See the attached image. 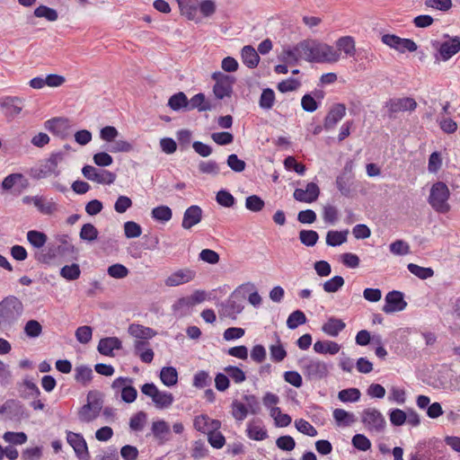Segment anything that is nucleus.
Here are the masks:
<instances>
[{"mask_svg": "<svg viewBox=\"0 0 460 460\" xmlns=\"http://www.w3.org/2000/svg\"><path fill=\"white\" fill-rule=\"evenodd\" d=\"M286 64L296 65L300 59L310 63L333 64L340 60V53L334 47L315 40H304L282 52Z\"/></svg>", "mask_w": 460, "mask_h": 460, "instance_id": "nucleus-1", "label": "nucleus"}, {"mask_svg": "<svg viewBox=\"0 0 460 460\" xmlns=\"http://www.w3.org/2000/svg\"><path fill=\"white\" fill-rule=\"evenodd\" d=\"M230 407L233 418L238 422L243 421L248 414L257 415L261 411L259 398L252 394H243L242 400H233Z\"/></svg>", "mask_w": 460, "mask_h": 460, "instance_id": "nucleus-2", "label": "nucleus"}, {"mask_svg": "<svg viewBox=\"0 0 460 460\" xmlns=\"http://www.w3.org/2000/svg\"><path fill=\"white\" fill-rule=\"evenodd\" d=\"M23 313L22 301L14 296H8L0 301V328L12 326Z\"/></svg>", "mask_w": 460, "mask_h": 460, "instance_id": "nucleus-3", "label": "nucleus"}, {"mask_svg": "<svg viewBox=\"0 0 460 460\" xmlns=\"http://www.w3.org/2000/svg\"><path fill=\"white\" fill-rule=\"evenodd\" d=\"M449 190L446 183L438 181L433 184L429 196V203L439 213H447L450 207L447 203Z\"/></svg>", "mask_w": 460, "mask_h": 460, "instance_id": "nucleus-4", "label": "nucleus"}, {"mask_svg": "<svg viewBox=\"0 0 460 460\" xmlns=\"http://www.w3.org/2000/svg\"><path fill=\"white\" fill-rule=\"evenodd\" d=\"M63 160V154L54 153L48 159L44 160L39 168L31 170V176L35 179H44L51 175L58 176V164Z\"/></svg>", "mask_w": 460, "mask_h": 460, "instance_id": "nucleus-5", "label": "nucleus"}, {"mask_svg": "<svg viewBox=\"0 0 460 460\" xmlns=\"http://www.w3.org/2000/svg\"><path fill=\"white\" fill-rule=\"evenodd\" d=\"M141 392L145 395L152 398L157 409L169 408L174 401L173 395L171 393L158 390L156 385L153 383L143 385L141 386Z\"/></svg>", "mask_w": 460, "mask_h": 460, "instance_id": "nucleus-6", "label": "nucleus"}, {"mask_svg": "<svg viewBox=\"0 0 460 460\" xmlns=\"http://www.w3.org/2000/svg\"><path fill=\"white\" fill-rule=\"evenodd\" d=\"M361 421L370 433H381L385 430V419L376 408H367L361 413Z\"/></svg>", "mask_w": 460, "mask_h": 460, "instance_id": "nucleus-7", "label": "nucleus"}, {"mask_svg": "<svg viewBox=\"0 0 460 460\" xmlns=\"http://www.w3.org/2000/svg\"><path fill=\"white\" fill-rule=\"evenodd\" d=\"M299 365L308 378L320 380L328 375L329 367L323 361L315 358H302Z\"/></svg>", "mask_w": 460, "mask_h": 460, "instance_id": "nucleus-8", "label": "nucleus"}, {"mask_svg": "<svg viewBox=\"0 0 460 460\" xmlns=\"http://www.w3.org/2000/svg\"><path fill=\"white\" fill-rule=\"evenodd\" d=\"M0 414H6L8 420L21 421L30 418V413L18 400L9 399L0 405Z\"/></svg>", "mask_w": 460, "mask_h": 460, "instance_id": "nucleus-9", "label": "nucleus"}, {"mask_svg": "<svg viewBox=\"0 0 460 460\" xmlns=\"http://www.w3.org/2000/svg\"><path fill=\"white\" fill-rule=\"evenodd\" d=\"M82 173L87 180L98 184L110 185L116 180V174L114 172L104 169H98L92 165H84L82 168Z\"/></svg>", "mask_w": 460, "mask_h": 460, "instance_id": "nucleus-10", "label": "nucleus"}, {"mask_svg": "<svg viewBox=\"0 0 460 460\" xmlns=\"http://www.w3.org/2000/svg\"><path fill=\"white\" fill-rule=\"evenodd\" d=\"M92 393L87 395L88 402L83 405L78 411V419L81 422L89 423L94 420L100 414L102 408V402L100 399L90 401Z\"/></svg>", "mask_w": 460, "mask_h": 460, "instance_id": "nucleus-11", "label": "nucleus"}, {"mask_svg": "<svg viewBox=\"0 0 460 460\" xmlns=\"http://www.w3.org/2000/svg\"><path fill=\"white\" fill-rule=\"evenodd\" d=\"M385 304L383 306V311L385 314H393L394 312H401L407 306V303L403 299V294L400 291L393 290L386 294L385 298Z\"/></svg>", "mask_w": 460, "mask_h": 460, "instance_id": "nucleus-12", "label": "nucleus"}, {"mask_svg": "<svg viewBox=\"0 0 460 460\" xmlns=\"http://www.w3.org/2000/svg\"><path fill=\"white\" fill-rule=\"evenodd\" d=\"M213 78L216 80L213 87L216 97L222 100L225 97L230 96L234 80L229 75L221 73H215Z\"/></svg>", "mask_w": 460, "mask_h": 460, "instance_id": "nucleus-13", "label": "nucleus"}, {"mask_svg": "<svg viewBox=\"0 0 460 460\" xmlns=\"http://www.w3.org/2000/svg\"><path fill=\"white\" fill-rule=\"evenodd\" d=\"M66 441L73 447L76 456L82 460L89 459V452L85 439L80 433L66 432Z\"/></svg>", "mask_w": 460, "mask_h": 460, "instance_id": "nucleus-14", "label": "nucleus"}, {"mask_svg": "<svg viewBox=\"0 0 460 460\" xmlns=\"http://www.w3.org/2000/svg\"><path fill=\"white\" fill-rule=\"evenodd\" d=\"M195 277V270L189 268L180 269L168 276L164 280V284L167 287H177L192 281Z\"/></svg>", "mask_w": 460, "mask_h": 460, "instance_id": "nucleus-15", "label": "nucleus"}, {"mask_svg": "<svg viewBox=\"0 0 460 460\" xmlns=\"http://www.w3.org/2000/svg\"><path fill=\"white\" fill-rule=\"evenodd\" d=\"M23 106V99L17 96H5L0 99V107L7 117H16L21 113Z\"/></svg>", "mask_w": 460, "mask_h": 460, "instance_id": "nucleus-16", "label": "nucleus"}, {"mask_svg": "<svg viewBox=\"0 0 460 460\" xmlns=\"http://www.w3.org/2000/svg\"><path fill=\"white\" fill-rule=\"evenodd\" d=\"M151 432L157 441V444L162 446L171 439V429L169 424L164 420H158L152 423Z\"/></svg>", "mask_w": 460, "mask_h": 460, "instance_id": "nucleus-17", "label": "nucleus"}, {"mask_svg": "<svg viewBox=\"0 0 460 460\" xmlns=\"http://www.w3.org/2000/svg\"><path fill=\"white\" fill-rule=\"evenodd\" d=\"M320 194V189L314 182L306 185L305 190L296 189L294 191V199L297 201L312 203L315 201Z\"/></svg>", "mask_w": 460, "mask_h": 460, "instance_id": "nucleus-18", "label": "nucleus"}, {"mask_svg": "<svg viewBox=\"0 0 460 460\" xmlns=\"http://www.w3.org/2000/svg\"><path fill=\"white\" fill-rule=\"evenodd\" d=\"M346 114V107L342 103L333 105L328 111L324 119V128L326 130L332 129L337 123L343 119Z\"/></svg>", "mask_w": 460, "mask_h": 460, "instance_id": "nucleus-19", "label": "nucleus"}, {"mask_svg": "<svg viewBox=\"0 0 460 460\" xmlns=\"http://www.w3.org/2000/svg\"><path fill=\"white\" fill-rule=\"evenodd\" d=\"M202 219V209L199 206L192 205L189 207L184 214L181 222V226L184 229H190L192 226L199 224Z\"/></svg>", "mask_w": 460, "mask_h": 460, "instance_id": "nucleus-20", "label": "nucleus"}, {"mask_svg": "<svg viewBox=\"0 0 460 460\" xmlns=\"http://www.w3.org/2000/svg\"><path fill=\"white\" fill-rule=\"evenodd\" d=\"M220 421L217 420H212L206 414H201L195 417L193 426L195 429L201 433L210 432L211 430H217L220 428Z\"/></svg>", "mask_w": 460, "mask_h": 460, "instance_id": "nucleus-21", "label": "nucleus"}, {"mask_svg": "<svg viewBox=\"0 0 460 460\" xmlns=\"http://www.w3.org/2000/svg\"><path fill=\"white\" fill-rule=\"evenodd\" d=\"M44 127L57 136L65 137L68 134L69 121L64 118H53L45 121Z\"/></svg>", "mask_w": 460, "mask_h": 460, "instance_id": "nucleus-22", "label": "nucleus"}, {"mask_svg": "<svg viewBox=\"0 0 460 460\" xmlns=\"http://www.w3.org/2000/svg\"><path fill=\"white\" fill-rule=\"evenodd\" d=\"M388 110L391 113L400 111H414L417 107V102L414 99L405 97L390 100L387 104Z\"/></svg>", "mask_w": 460, "mask_h": 460, "instance_id": "nucleus-23", "label": "nucleus"}, {"mask_svg": "<svg viewBox=\"0 0 460 460\" xmlns=\"http://www.w3.org/2000/svg\"><path fill=\"white\" fill-rule=\"evenodd\" d=\"M433 22L434 19L430 15L421 14L413 19H411L410 16H406L401 20L396 21V23H394V26L403 27L414 23L417 28H426L430 26Z\"/></svg>", "mask_w": 460, "mask_h": 460, "instance_id": "nucleus-24", "label": "nucleus"}, {"mask_svg": "<svg viewBox=\"0 0 460 460\" xmlns=\"http://www.w3.org/2000/svg\"><path fill=\"white\" fill-rule=\"evenodd\" d=\"M128 333L136 338V341H147L156 335V332L142 324L131 323L128 329Z\"/></svg>", "mask_w": 460, "mask_h": 460, "instance_id": "nucleus-25", "label": "nucleus"}, {"mask_svg": "<svg viewBox=\"0 0 460 460\" xmlns=\"http://www.w3.org/2000/svg\"><path fill=\"white\" fill-rule=\"evenodd\" d=\"M122 348L121 341L117 337H107L101 339L98 344V351L104 356H112L114 349Z\"/></svg>", "mask_w": 460, "mask_h": 460, "instance_id": "nucleus-26", "label": "nucleus"}, {"mask_svg": "<svg viewBox=\"0 0 460 460\" xmlns=\"http://www.w3.org/2000/svg\"><path fill=\"white\" fill-rule=\"evenodd\" d=\"M460 50V40L450 39L441 43L438 53L442 60L447 61Z\"/></svg>", "mask_w": 460, "mask_h": 460, "instance_id": "nucleus-27", "label": "nucleus"}, {"mask_svg": "<svg viewBox=\"0 0 460 460\" xmlns=\"http://www.w3.org/2000/svg\"><path fill=\"white\" fill-rule=\"evenodd\" d=\"M133 347L134 353L140 358L142 362L149 364L153 361L155 353L147 341H135Z\"/></svg>", "mask_w": 460, "mask_h": 460, "instance_id": "nucleus-28", "label": "nucleus"}, {"mask_svg": "<svg viewBox=\"0 0 460 460\" xmlns=\"http://www.w3.org/2000/svg\"><path fill=\"white\" fill-rule=\"evenodd\" d=\"M34 206L44 215H51L58 210V204L53 199H47L42 196H34L31 198Z\"/></svg>", "mask_w": 460, "mask_h": 460, "instance_id": "nucleus-29", "label": "nucleus"}, {"mask_svg": "<svg viewBox=\"0 0 460 460\" xmlns=\"http://www.w3.org/2000/svg\"><path fill=\"white\" fill-rule=\"evenodd\" d=\"M336 50L344 53L346 57L352 58L356 54V43L351 36H343L336 40Z\"/></svg>", "mask_w": 460, "mask_h": 460, "instance_id": "nucleus-30", "label": "nucleus"}, {"mask_svg": "<svg viewBox=\"0 0 460 460\" xmlns=\"http://www.w3.org/2000/svg\"><path fill=\"white\" fill-rule=\"evenodd\" d=\"M182 15L189 20L197 21L198 6L197 0H176Z\"/></svg>", "mask_w": 460, "mask_h": 460, "instance_id": "nucleus-31", "label": "nucleus"}, {"mask_svg": "<svg viewBox=\"0 0 460 460\" xmlns=\"http://www.w3.org/2000/svg\"><path fill=\"white\" fill-rule=\"evenodd\" d=\"M57 241L58 245L57 248H53L57 255L66 256L75 252V246L72 244L68 234H58Z\"/></svg>", "mask_w": 460, "mask_h": 460, "instance_id": "nucleus-32", "label": "nucleus"}, {"mask_svg": "<svg viewBox=\"0 0 460 460\" xmlns=\"http://www.w3.org/2000/svg\"><path fill=\"white\" fill-rule=\"evenodd\" d=\"M212 108L213 106L210 102L206 99L204 93H197L189 100L188 111L197 109L199 111H207L212 110Z\"/></svg>", "mask_w": 460, "mask_h": 460, "instance_id": "nucleus-33", "label": "nucleus"}, {"mask_svg": "<svg viewBox=\"0 0 460 460\" xmlns=\"http://www.w3.org/2000/svg\"><path fill=\"white\" fill-rule=\"evenodd\" d=\"M346 324L341 319L332 317L322 327L323 332L332 337H337Z\"/></svg>", "mask_w": 460, "mask_h": 460, "instance_id": "nucleus-34", "label": "nucleus"}, {"mask_svg": "<svg viewBox=\"0 0 460 460\" xmlns=\"http://www.w3.org/2000/svg\"><path fill=\"white\" fill-rule=\"evenodd\" d=\"M354 175H346L341 173L336 178V187L344 197H349L351 194V186L353 184Z\"/></svg>", "mask_w": 460, "mask_h": 460, "instance_id": "nucleus-35", "label": "nucleus"}, {"mask_svg": "<svg viewBox=\"0 0 460 460\" xmlns=\"http://www.w3.org/2000/svg\"><path fill=\"white\" fill-rule=\"evenodd\" d=\"M241 56L243 63L249 68H254L258 66L260 57L252 46H244L242 49Z\"/></svg>", "mask_w": 460, "mask_h": 460, "instance_id": "nucleus-36", "label": "nucleus"}, {"mask_svg": "<svg viewBox=\"0 0 460 460\" xmlns=\"http://www.w3.org/2000/svg\"><path fill=\"white\" fill-rule=\"evenodd\" d=\"M246 433L249 438L256 441H261L268 438L267 429L261 425H257L254 420L247 424Z\"/></svg>", "mask_w": 460, "mask_h": 460, "instance_id": "nucleus-37", "label": "nucleus"}, {"mask_svg": "<svg viewBox=\"0 0 460 460\" xmlns=\"http://www.w3.org/2000/svg\"><path fill=\"white\" fill-rule=\"evenodd\" d=\"M275 344H271L269 347L270 359L274 362H281L287 357V350L281 343L279 336L275 333Z\"/></svg>", "mask_w": 460, "mask_h": 460, "instance_id": "nucleus-38", "label": "nucleus"}, {"mask_svg": "<svg viewBox=\"0 0 460 460\" xmlns=\"http://www.w3.org/2000/svg\"><path fill=\"white\" fill-rule=\"evenodd\" d=\"M341 346L332 341H318L314 344V349L316 353L335 355L339 352Z\"/></svg>", "mask_w": 460, "mask_h": 460, "instance_id": "nucleus-39", "label": "nucleus"}, {"mask_svg": "<svg viewBox=\"0 0 460 460\" xmlns=\"http://www.w3.org/2000/svg\"><path fill=\"white\" fill-rule=\"evenodd\" d=\"M334 420L338 426H350L356 421L354 413L349 412L343 409H335L332 412Z\"/></svg>", "mask_w": 460, "mask_h": 460, "instance_id": "nucleus-40", "label": "nucleus"}, {"mask_svg": "<svg viewBox=\"0 0 460 460\" xmlns=\"http://www.w3.org/2000/svg\"><path fill=\"white\" fill-rule=\"evenodd\" d=\"M189 100L183 92H179L172 95L168 100V106L175 111L180 110L188 111Z\"/></svg>", "mask_w": 460, "mask_h": 460, "instance_id": "nucleus-41", "label": "nucleus"}, {"mask_svg": "<svg viewBox=\"0 0 460 460\" xmlns=\"http://www.w3.org/2000/svg\"><path fill=\"white\" fill-rule=\"evenodd\" d=\"M349 234V230L344 231H336L330 230L326 234V243L329 246H339L347 242V236Z\"/></svg>", "mask_w": 460, "mask_h": 460, "instance_id": "nucleus-42", "label": "nucleus"}, {"mask_svg": "<svg viewBox=\"0 0 460 460\" xmlns=\"http://www.w3.org/2000/svg\"><path fill=\"white\" fill-rule=\"evenodd\" d=\"M160 379L163 384L171 387L178 382V373L173 367H164L160 372Z\"/></svg>", "mask_w": 460, "mask_h": 460, "instance_id": "nucleus-43", "label": "nucleus"}, {"mask_svg": "<svg viewBox=\"0 0 460 460\" xmlns=\"http://www.w3.org/2000/svg\"><path fill=\"white\" fill-rule=\"evenodd\" d=\"M93 379V369L84 365L75 368V380L84 385H86Z\"/></svg>", "mask_w": 460, "mask_h": 460, "instance_id": "nucleus-44", "label": "nucleus"}, {"mask_svg": "<svg viewBox=\"0 0 460 460\" xmlns=\"http://www.w3.org/2000/svg\"><path fill=\"white\" fill-rule=\"evenodd\" d=\"M151 216L155 220L165 223L172 219V211L168 206L161 205L152 209Z\"/></svg>", "mask_w": 460, "mask_h": 460, "instance_id": "nucleus-45", "label": "nucleus"}, {"mask_svg": "<svg viewBox=\"0 0 460 460\" xmlns=\"http://www.w3.org/2000/svg\"><path fill=\"white\" fill-rule=\"evenodd\" d=\"M27 240L34 248L40 249L47 243L48 236L43 232L30 230L27 233Z\"/></svg>", "mask_w": 460, "mask_h": 460, "instance_id": "nucleus-46", "label": "nucleus"}, {"mask_svg": "<svg viewBox=\"0 0 460 460\" xmlns=\"http://www.w3.org/2000/svg\"><path fill=\"white\" fill-rule=\"evenodd\" d=\"M223 314L232 319H235L236 315L243 310V305L234 300L229 299L222 305Z\"/></svg>", "mask_w": 460, "mask_h": 460, "instance_id": "nucleus-47", "label": "nucleus"}, {"mask_svg": "<svg viewBox=\"0 0 460 460\" xmlns=\"http://www.w3.org/2000/svg\"><path fill=\"white\" fill-rule=\"evenodd\" d=\"M306 316L304 312L300 310H296L292 312L287 320V326L290 330L296 329L299 325L305 323Z\"/></svg>", "mask_w": 460, "mask_h": 460, "instance_id": "nucleus-48", "label": "nucleus"}, {"mask_svg": "<svg viewBox=\"0 0 460 460\" xmlns=\"http://www.w3.org/2000/svg\"><path fill=\"white\" fill-rule=\"evenodd\" d=\"M275 102V93L270 88H266L262 91L260 100L259 105L263 110H270Z\"/></svg>", "mask_w": 460, "mask_h": 460, "instance_id": "nucleus-49", "label": "nucleus"}, {"mask_svg": "<svg viewBox=\"0 0 460 460\" xmlns=\"http://www.w3.org/2000/svg\"><path fill=\"white\" fill-rule=\"evenodd\" d=\"M360 391L358 388H348L339 392L338 398L342 402H356L360 399Z\"/></svg>", "mask_w": 460, "mask_h": 460, "instance_id": "nucleus-50", "label": "nucleus"}, {"mask_svg": "<svg viewBox=\"0 0 460 460\" xmlns=\"http://www.w3.org/2000/svg\"><path fill=\"white\" fill-rule=\"evenodd\" d=\"M407 269L420 279H427L434 275V270L431 268H424L414 263H409Z\"/></svg>", "mask_w": 460, "mask_h": 460, "instance_id": "nucleus-51", "label": "nucleus"}, {"mask_svg": "<svg viewBox=\"0 0 460 460\" xmlns=\"http://www.w3.org/2000/svg\"><path fill=\"white\" fill-rule=\"evenodd\" d=\"M224 371L235 384H241L246 380L244 371L236 366H227Z\"/></svg>", "mask_w": 460, "mask_h": 460, "instance_id": "nucleus-52", "label": "nucleus"}, {"mask_svg": "<svg viewBox=\"0 0 460 460\" xmlns=\"http://www.w3.org/2000/svg\"><path fill=\"white\" fill-rule=\"evenodd\" d=\"M81 270L78 264L65 265L60 270V276L67 280H75L80 277Z\"/></svg>", "mask_w": 460, "mask_h": 460, "instance_id": "nucleus-53", "label": "nucleus"}, {"mask_svg": "<svg viewBox=\"0 0 460 460\" xmlns=\"http://www.w3.org/2000/svg\"><path fill=\"white\" fill-rule=\"evenodd\" d=\"M34 15L39 18H45L47 21L54 22L58 19V12L47 5H40L34 10Z\"/></svg>", "mask_w": 460, "mask_h": 460, "instance_id": "nucleus-54", "label": "nucleus"}, {"mask_svg": "<svg viewBox=\"0 0 460 460\" xmlns=\"http://www.w3.org/2000/svg\"><path fill=\"white\" fill-rule=\"evenodd\" d=\"M389 251L394 255L403 256L411 252L410 245L403 240H396L390 243Z\"/></svg>", "mask_w": 460, "mask_h": 460, "instance_id": "nucleus-55", "label": "nucleus"}, {"mask_svg": "<svg viewBox=\"0 0 460 460\" xmlns=\"http://www.w3.org/2000/svg\"><path fill=\"white\" fill-rule=\"evenodd\" d=\"M97 228L90 223L84 224L80 231L79 236L82 240L87 242H93L98 237Z\"/></svg>", "mask_w": 460, "mask_h": 460, "instance_id": "nucleus-56", "label": "nucleus"}, {"mask_svg": "<svg viewBox=\"0 0 460 460\" xmlns=\"http://www.w3.org/2000/svg\"><path fill=\"white\" fill-rule=\"evenodd\" d=\"M319 239V234L314 230H301L299 232V240L305 246H314Z\"/></svg>", "mask_w": 460, "mask_h": 460, "instance_id": "nucleus-57", "label": "nucleus"}, {"mask_svg": "<svg viewBox=\"0 0 460 460\" xmlns=\"http://www.w3.org/2000/svg\"><path fill=\"white\" fill-rule=\"evenodd\" d=\"M295 426L296 429L309 437H315L317 435L316 429L307 420L304 419H298L295 421Z\"/></svg>", "mask_w": 460, "mask_h": 460, "instance_id": "nucleus-58", "label": "nucleus"}, {"mask_svg": "<svg viewBox=\"0 0 460 460\" xmlns=\"http://www.w3.org/2000/svg\"><path fill=\"white\" fill-rule=\"evenodd\" d=\"M217 202L225 208H232L235 203L234 197L227 190H221L217 193Z\"/></svg>", "mask_w": 460, "mask_h": 460, "instance_id": "nucleus-59", "label": "nucleus"}, {"mask_svg": "<svg viewBox=\"0 0 460 460\" xmlns=\"http://www.w3.org/2000/svg\"><path fill=\"white\" fill-rule=\"evenodd\" d=\"M344 285V279L341 276H334L325 281L323 288L327 293H335Z\"/></svg>", "mask_w": 460, "mask_h": 460, "instance_id": "nucleus-60", "label": "nucleus"}, {"mask_svg": "<svg viewBox=\"0 0 460 460\" xmlns=\"http://www.w3.org/2000/svg\"><path fill=\"white\" fill-rule=\"evenodd\" d=\"M24 332L29 338H38L42 332V326L36 320H29L25 323Z\"/></svg>", "mask_w": 460, "mask_h": 460, "instance_id": "nucleus-61", "label": "nucleus"}, {"mask_svg": "<svg viewBox=\"0 0 460 460\" xmlns=\"http://www.w3.org/2000/svg\"><path fill=\"white\" fill-rule=\"evenodd\" d=\"M198 13H200L204 17H209L215 13L217 6L213 0H201L197 2Z\"/></svg>", "mask_w": 460, "mask_h": 460, "instance_id": "nucleus-62", "label": "nucleus"}, {"mask_svg": "<svg viewBox=\"0 0 460 460\" xmlns=\"http://www.w3.org/2000/svg\"><path fill=\"white\" fill-rule=\"evenodd\" d=\"M146 421V413L144 411H138L130 418L129 427L134 431H140L144 429Z\"/></svg>", "mask_w": 460, "mask_h": 460, "instance_id": "nucleus-63", "label": "nucleus"}, {"mask_svg": "<svg viewBox=\"0 0 460 460\" xmlns=\"http://www.w3.org/2000/svg\"><path fill=\"white\" fill-rule=\"evenodd\" d=\"M264 201L257 195H252L246 198L245 207L248 210L252 212H259L264 208Z\"/></svg>", "mask_w": 460, "mask_h": 460, "instance_id": "nucleus-64", "label": "nucleus"}]
</instances>
